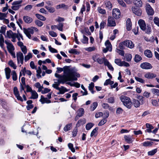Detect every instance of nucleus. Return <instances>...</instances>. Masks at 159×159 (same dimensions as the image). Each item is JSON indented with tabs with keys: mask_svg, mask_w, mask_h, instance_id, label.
<instances>
[{
	"mask_svg": "<svg viewBox=\"0 0 159 159\" xmlns=\"http://www.w3.org/2000/svg\"><path fill=\"white\" fill-rule=\"evenodd\" d=\"M78 116L79 117L82 116L84 113V110L82 108H80L78 111Z\"/></svg>",
	"mask_w": 159,
	"mask_h": 159,
	"instance_id": "32",
	"label": "nucleus"
},
{
	"mask_svg": "<svg viewBox=\"0 0 159 159\" xmlns=\"http://www.w3.org/2000/svg\"><path fill=\"white\" fill-rule=\"evenodd\" d=\"M116 23L113 17L109 16L107 19V26L114 27L116 26Z\"/></svg>",
	"mask_w": 159,
	"mask_h": 159,
	"instance_id": "6",
	"label": "nucleus"
},
{
	"mask_svg": "<svg viewBox=\"0 0 159 159\" xmlns=\"http://www.w3.org/2000/svg\"><path fill=\"white\" fill-rule=\"evenodd\" d=\"M94 87V84L93 83L91 82L89 84V90L91 91L92 93H94V92L93 91V89Z\"/></svg>",
	"mask_w": 159,
	"mask_h": 159,
	"instance_id": "51",
	"label": "nucleus"
},
{
	"mask_svg": "<svg viewBox=\"0 0 159 159\" xmlns=\"http://www.w3.org/2000/svg\"><path fill=\"white\" fill-rule=\"evenodd\" d=\"M153 21L156 25L159 26V18L157 17H155L153 19Z\"/></svg>",
	"mask_w": 159,
	"mask_h": 159,
	"instance_id": "58",
	"label": "nucleus"
},
{
	"mask_svg": "<svg viewBox=\"0 0 159 159\" xmlns=\"http://www.w3.org/2000/svg\"><path fill=\"white\" fill-rule=\"evenodd\" d=\"M32 57V54L31 53H29L25 57V61H26L29 60L30 58H31Z\"/></svg>",
	"mask_w": 159,
	"mask_h": 159,
	"instance_id": "47",
	"label": "nucleus"
},
{
	"mask_svg": "<svg viewBox=\"0 0 159 159\" xmlns=\"http://www.w3.org/2000/svg\"><path fill=\"white\" fill-rule=\"evenodd\" d=\"M142 60L141 57L138 54H136L134 58V61L138 62Z\"/></svg>",
	"mask_w": 159,
	"mask_h": 159,
	"instance_id": "42",
	"label": "nucleus"
},
{
	"mask_svg": "<svg viewBox=\"0 0 159 159\" xmlns=\"http://www.w3.org/2000/svg\"><path fill=\"white\" fill-rule=\"evenodd\" d=\"M22 2V0H19V1H16L13 2L12 4L13 5H20L21 4Z\"/></svg>",
	"mask_w": 159,
	"mask_h": 159,
	"instance_id": "54",
	"label": "nucleus"
},
{
	"mask_svg": "<svg viewBox=\"0 0 159 159\" xmlns=\"http://www.w3.org/2000/svg\"><path fill=\"white\" fill-rule=\"evenodd\" d=\"M123 110L120 107H118L117 108L116 113L117 114H120L122 113Z\"/></svg>",
	"mask_w": 159,
	"mask_h": 159,
	"instance_id": "61",
	"label": "nucleus"
},
{
	"mask_svg": "<svg viewBox=\"0 0 159 159\" xmlns=\"http://www.w3.org/2000/svg\"><path fill=\"white\" fill-rule=\"evenodd\" d=\"M59 91L60 93L63 94L65 93V92L67 91L66 88L63 86H61V88H60V90H58Z\"/></svg>",
	"mask_w": 159,
	"mask_h": 159,
	"instance_id": "46",
	"label": "nucleus"
},
{
	"mask_svg": "<svg viewBox=\"0 0 159 159\" xmlns=\"http://www.w3.org/2000/svg\"><path fill=\"white\" fill-rule=\"evenodd\" d=\"M152 92L154 94L157 96H159V90L156 89H151Z\"/></svg>",
	"mask_w": 159,
	"mask_h": 159,
	"instance_id": "44",
	"label": "nucleus"
},
{
	"mask_svg": "<svg viewBox=\"0 0 159 159\" xmlns=\"http://www.w3.org/2000/svg\"><path fill=\"white\" fill-rule=\"evenodd\" d=\"M132 11L133 12L138 16H140L141 15V11L140 9L135 7H132Z\"/></svg>",
	"mask_w": 159,
	"mask_h": 159,
	"instance_id": "17",
	"label": "nucleus"
},
{
	"mask_svg": "<svg viewBox=\"0 0 159 159\" xmlns=\"http://www.w3.org/2000/svg\"><path fill=\"white\" fill-rule=\"evenodd\" d=\"M106 7L109 10H111L112 6L111 3L109 1H107L105 3Z\"/></svg>",
	"mask_w": 159,
	"mask_h": 159,
	"instance_id": "28",
	"label": "nucleus"
},
{
	"mask_svg": "<svg viewBox=\"0 0 159 159\" xmlns=\"http://www.w3.org/2000/svg\"><path fill=\"white\" fill-rule=\"evenodd\" d=\"M42 104H43L45 103H49L51 102V101L48 99L47 98H44L43 96L41 95V98L39 100Z\"/></svg>",
	"mask_w": 159,
	"mask_h": 159,
	"instance_id": "16",
	"label": "nucleus"
},
{
	"mask_svg": "<svg viewBox=\"0 0 159 159\" xmlns=\"http://www.w3.org/2000/svg\"><path fill=\"white\" fill-rule=\"evenodd\" d=\"M4 42V38L2 35L1 34H0V46L2 48H3V43Z\"/></svg>",
	"mask_w": 159,
	"mask_h": 159,
	"instance_id": "39",
	"label": "nucleus"
},
{
	"mask_svg": "<svg viewBox=\"0 0 159 159\" xmlns=\"http://www.w3.org/2000/svg\"><path fill=\"white\" fill-rule=\"evenodd\" d=\"M94 124L91 123H88L86 124V129L87 130H90L93 126Z\"/></svg>",
	"mask_w": 159,
	"mask_h": 159,
	"instance_id": "48",
	"label": "nucleus"
},
{
	"mask_svg": "<svg viewBox=\"0 0 159 159\" xmlns=\"http://www.w3.org/2000/svg\"><path fill=\"white\" fill-rule=\"evenodd\" d=\"M105 45L108 51L111 52L112 50V45L109 40H107L105 43Z\"/></svg>",
	"mask_w": 159,
	"mask_h": 159,
	"instance_id": "18",
	"label": "nucleus"
},
{
	"mask_svg": "<svg viewBox=\"0 0 159 159\" xmlns=\"http://www.w3.org/2000/svg\"><path fill=\"white\" fill-rule=\"evenodd\" d=\"M133 103L134 105L136 107H139L140 105V102L139 101L136 99L133 100Z\"/></svg>",
	"mask_w": 159,
	"mask_h": 159,
	"instance_id": "27",
	"label": "nucleus"
},
{
	"mask_svg": "<svg viewBox=\"0 0 159 159\" xmlns=\"http://www.w3.org/2000/svg\"><path fill=\"white\" fill-rule=\"evenodd\" d=\"M21 50L24 54H25L27 52V49L25 46H23L21 48Z\"/></svg>",
	"mask_w": 159,
	"mask_h": 159,
	"instance_id": "64",
	"label": "nucleus"
},
{
	"mask_svg": "<svg viewBox=\"0 0 159 159\" xmlns=\"http://www.w3.org/2000/svg\"><path fill=\"white\" fill-rule=\"evenodd\" d=\"M132 58V56L130 54L125 55L124 59L128 61H130Z\"/></svg>",
	"mask_w": 159,
	"mask_h": 159,
	"instance_id": "36",
	"label": "nucleus"
},
{
	"mask_svg": "<svg viewBox=\"0 0 159 159\" xmlns=\"http://www.w3.org/2000/svg\"><path fill=\"white\" fill-rule=\"evenodd\" d=\"M56 8L57 9H58L62 8L67 9L68 8V6L67 5H66L65 4H62L56 6Z\"/></svg>",
	"mask_w": 159,
	"mask_h": 159,
	"instance_id": "40",
	"label": "nucleus"
},
{
	"mask_svg": "<svg viewBox=\"0 0 159 159\" xmlns=\"http://www.w3.org/2000/svg\"><path fill=\"white\" fill-rule=\"evenodd\" d=\"M6 78L7 79H9L10 77V73L11 70L8 67L6 68L5 69Z\"/></svg>",
	"mask_w": 159,
	"mask_h": 159,
	"instance_id": "19",
	"label": "nucleus"
},
{
	"mask_svg": "<svg viewBox=\"0 0 159 159\" xmlns=\"http://www.w3.org/2000/svg\"><path fill=\"white\" fill-rule=\"evenodd\" d=\"M68 146L69 148L71 150V151L72 152H75V148H73V145L72 143H69L68 144Z\"/></svg>",
	"mask_w": 159,
	"mask_h": 159,
	"instance_id": "49",
	"label": "nucleus"
},
{
	"mask_svg": "<svg viewBox=\"0 0 159 159\" xmlns=\"http://www.w3.org/2000/svg\"><path fill=\"white\" fill-rule=\"evenodd\" d=\"M69 52L70 53L75 54H79V52L77 51V50L75 49H71L69 51Z\"/></svg>",
	"mask_w": 159,
	"mask_h": 159,
	"instance_id": "59",
	"label": "nucleus"
},
{
	"mask_svg": "<svg viewBox=\"0 0 159 159\" xmlns=\"http://www.w3.org/2000/svg\"><path fill=\"white\" fill-rule=\"evenodd\" d=\"M114 62L115 64L120 66L129 67L130 66L129 64L128 63L124 61H121V60L119 59H115Z\"/></svg>",
	"mask_w": 159,
	"mask_h": 159,
	"instance_id": "4",
	"label": "nucleus"
},
{
	"mask_svg": "<svg viewBox=\"0 0 159 159\" xmlns=\"http://www.w3.org/2000/svg\"><path fill=\"white\" fill-rule=\"evenodd\" d=\"M66 84L71 86H75L77 88H79L80 86V84L77 82H75L74 84H72L70 82H68L66 83Z\"/></svg>",
	"mask_w": 159,
	"mask_h": 159,
	"instance_id": "30",
	"label": "nucleus"
},
{
	"mask_svg": "<svg viewBox=\"0 0 159 159\" xmlns=\"http://www.w3.org/2000/svg\"><path fill=\"white\" fill-rule=\"evenodd\" d=\"M11 75H12V78L14 81H16L17 80V76L15 70H13L11 72Z\"/></svg>",
	"mask_w": 159,
	"mask_h": 159,
	"instance_id": "35",
	"label": "nucleus"
},
{
	"mask_svg": "<svg viewBox=\"0 0 159 159\" xmlns=\"http://www.w3.org/2000/svg\"><path fill=\"white\" fill-rule=\"evenodd\" d=\"M106 25V20H102L100 24V29H102L104 28Z\"/></svg>",
	"mask_w": 159,
	"mask_h": 159,
	"instance_id": "43",
	"label": "nucleus"
},
{
	"mask_svg": "<svg viewBox=\"0 0 159 159\" xmlns=\"http://www.w3.org/2000/svg\"><path fill=\"white\" fill-rule=\"evenodd\" d=\"M16 57L18 63H19L20 61L21 64H22L24 61V56L23 53L21 52H17L16 53Z\"/></svg>",
	"mask_w": 159,
	"mask_h": 159,
	"instance_id": "9",
	"label": "nucleus"
},
{
	"mask_svg": "<svg viewBox=\"0 0 159 159\" xmlns=\"http://www.w3.org/2000/svg\"><path fill=\"white\" fill-rule=\"evenodd\" d=\"M21 5H13L11 7V8L12 9L15 11H16L18 10L19 8L21 7Z\"/></svg>",
	"mask_w": 159,
	"mask_h": 159,
	"instance_id": "55",
	"label": "nucleus"
},
{
	"mask_svg": "<svg viewBox=\"0 0 159 159\" xmlns=\"http://www.w3.org/2000/svg\"><path fill=\"white\" fill-rule=\"evenodd\" d=\"M6 16V14L0 12V20H3Z\"/></svg>",
	"mask_w": 159,
	"mask_h": 159,
	"instance_id": "62",
	"label": "nucleus"
},
{
	"mask_svg": "<svg viewBox=\"0 0 159 159\" xmlns=\"http://www.w3.org/2000/svg\"><path fill=\"white\" fill-rule=\"evenodd\" d=\"M140 66L142 69H150L152 68V65L149 63L147 62L141 63Z\"/></svg>",
	"mask_w": 159,
	"mask_h": 159,
	"instance_id": "10",
	"label": "nucleus"
},
{
	"mask_svg": "<svg viewBox=\"0 0 159 159\" xmlns=\"http://www.w3.org/2000/svg\"><path fill=\"white\" fill-rule=\"evenodd\" d=\"M31 96L30 98L33 99H36L38 98V95L37 93L35 91H33L31 92Z\"/></svg>",
	"mask_w": 159,
	"mask_h": 159,
	"instance_id": "26",
	"label": "nucleus"
},
{
	"mask_svg": "<svg viewBox=\"0 0 159 159\" xmlns=\"http://www.w3.org/2000/svg\"><path fill=\"white\" fill-rule=\"evenodd\" d=\"M153 142H152L150 141H146L145 142L143 143V146L145 147H149L151 146Z\"/></svg>",
	"mask_w": 159,
	"mask_h": 159,
	"instance_id": "38",
	"label": "nucleus"
},
{
	"mask_svg": "<svg viewBox=\"0 0 159 159\" xmlns=\"http://www.w3.org/2000/svg\"><path fill=\"white\" fill-rule=\"evenodd\" d=\"M23 20L26 23H31L33 20L31 18L27 16H24L23 17Z\"/></svg>",
	"mask_w": 159,
	"mask_h": 159,
	"instance_id": "21",
	"label": "nucleus"
},
{
	"mask_svg": "<svg viewBox=\"0 0 159 159\" xmlns=\"http://www.w3.org/2000/svg\"><path fill=\"white\" fill-rule=\"evenodd\" d=\"M119 4L124 7H126V5L122 0H117Z\"/></svg>",
	"mask_w": 159,
	"mask_h": 159,
	"instance_id": "60",
	"label": "nucleus"
},
{
	"mask_svg": "<svg viewBox=\"0 0 159 159\" xmlns=\"http://www.w3.org/2000/svg\"><path fill=\"white\" fill-rule=\"evenodd\" d=\"M14 93L17 99L21 102L23 101V99L20 96L19 92L17 88L16 87H14L13 88Z\"/></svg>",
	"mask_w": 159,
	"mask_h": 159,
	"instance_id": "12",
	"label": "nucleus"
},
{
	"mask_svg": "<svg viewBox=\"0 0 159 159\" xmlns=\"http://www.w3.org/2000/svg\"><path fill=\"white\" fill-rule=\"evenodd\" d=\"M135 79L137 81L140 83H145L144 80L141 78H139V77H135Z\"/></svg>",
	"mask_w": 159,
	"mask_h": 159,
	"instance_id": "57",
	"label": "nucleus"
},
{
	"mask_svg": "<svg viewBox=\"0 0 159 159\" xmlns=\"http://www.w3.org/2000/svg\"><path fill=\"white\" fill-rule=\"evenodd\" d=\"M64 75H63L57 73L55 74V76L59 79L58 80V82H54L58 87L60 83L64 84L65 82L68 81H76L77 80V77L80 76L79 73L69 69L67 67L64 68Z\"/></svg>",
	"mask_w": 159,
	"mask_h": 159,
	"instance_id": "1",
	"label": "nucleus"
},
{
	"mask_svg": "<svg viewBox=\"0 0 159 159\" xmlns=\"http://www.w3.org/2000/svg\"><path fill=\"white\" fill-rule=\"evenodd\" d=\"M114 83L113 81H111L110 79H108L104 83V85H107L108 84H110V85H111L113 84Z\"/></svg>",
	"mask_w": 159,
	"mask_h": 159,
	"instance_id": "33",
	"label": "nucleus"
},
{
	"mask_svg": "<svg viewBox=\"0 0 159 159\" xmlns=\"http://www.w3.org/2000/svg\"><path fill=\"white\" fill-rule=\"evenodd\" d=\"M89 39L84 35H83V38L81 40V42L84 44L88 43Z\"/></svg>",
	"mask_w": 159,
	"mask_h": 159,
	"instance_id": "41",
	"label": "nucleus"
},
{
	"mask_svg": "<svg viewBox=\"0 0 159 159\" xmlns=\"http://www.w3.org/2000/svg\"><path fill=\"white\" fill-rule=\"evenodd\" d=\"M9 65L12 67L14 69H16V68L17 66L16 64H14V62L11 60L8 62Z\"/></svg>",
	"mask_w": 159,
	"mask_h": 159,
	"instance_id": "37",
	"label": "nucleus"
},
{
	"mask_svg": "<svg viewBox=\"0 0 159 159\" xmlns=\"http://www.w3.org/2000/svg\"><path fill=\"white\" fill-rule=\"evenodd\" d=\"M98 106V103L97 102H94L90 107V109L92 111H94Z\"/></svg>",
	"mask_w": 159,
	"mask_h": 159,
	"instance_id": "45",
	"label": "nucleus"
},
{
	"mask_svg": "<svg viewBox=\"0 0 159 159\" xmlns=\"http://www.w3.org/2000/svg\"><path fill=\"white\" fill-rule=\"evenodd\" d=\"M112 14L113 17L116 19H119L120 16V10L117 8L113 9Z\"/></svg>",
	"mask_w": 159,
	"mask_h": 159,
	"instance_id": "8",
	"label": "nucleus"
},
{
	"mask_svg": "<svg viewBox=\"0 0 159 159\" xmlns=\"http://www.w3.org/2000/svg\"><path fill=\"white\" fill-rule=\"evenodd\" d=\"M85 123V120L84 119H80L79 120L76 126H79L81 125H83Z\"/></svg>",
	"mask_w": 159,
	"mask_h": 159,
	"instance_id": "50",
	"label": "nucleus"
},
{
	"mask_svg": "<svg viewBox=\"0 0 159 159\" xmlns=\"http://www.w3.org/2000/svg\"><path fill=\"white\" fill-rule=\"evenodd\" d=\"M125 46L130 48H132L134 47V44L130 40H126L124 41Z\"/></svg>",
	"mask_w": 159,
	"mask_h": 159,
	"instance_id": "14",
	"label": "nucleus"
},
{
	"mask_svg": "<svg viewBox=\"0 0 159 159\" xmlns=\"http://www.w3.org/2000/svg\"><path fill=\"white\" fill-rule=\"evenodd\" d=\"M24 32L26 36L30 39L31 38L30 34H33L34 33V29L32 27L28 29H24Z\"/></svg>",
	"mask_w": 159,
	"mask_h": 159,
	"instance_id": "7",
	"label": "nucleus"
},
{
	"mask_svg": "<svg viewBox=\"0 0 159 159\" xmlns=\"http://www.w3.org/2000/svg\"><path fill=\"white\" fill-rule=\"evenodd\" d=\"M146 9L147 13L149 15H152L154 13L153 9L150 5L147 3L146 5Z\"/></svg>",
	"mask_w": 159,
	"mask_h": 159,
	"instance_id": "11",
	"label": "nucleus"
},
{
	"mask_svg": "<svg viewBox=\"0 0 159 159\" xmlns=\"http://www.w3.org/2000/svg\"><path fill=\"white\" fill-rule=\"evenodd\" d=\"M124 138L125 141L128 143H132V137L129 136L125 135Z\"/></svg>",
	"mask_w": 159,
	"mask_h": 159,
	"instance_id": "25",
	"label": "nucleus"
},
{
	"mask_svg": "<svg viewBox=\"0 0 159 159\" xmlns=\"http://www.w3.org/2000/svg\"><path fill=\"white\" fill-rule=\"evenodd\" d=\"M72 127V124L70 123L66 125L64 128V130L65 131H67L70 130L71 129V127Z\"/></svg>",
	"mask_w": 159,
	"mask_h": 159,
	"instance_id": "34",
	"label": "nucleus"
},
{
	"mask_svg": "<svg viewBox=\"0 0 159 159\" xmlns=\"http://www.w3.org/2000/svg\"><path fill=\"white\" fill-rule=\"evenodd\" d=\"M92 58L93 61L97 62L100 64H102L103 63L104 57H101L98 54H96L94 55L93 56Z\"/></svg>",
	"mask_w": 159,
	"mask_h": 159,
	"instance_id": "5",
	"label": "nucleus"
},
{
	"mask_svg": "<svg viewBox=\"0 0 159 159\" xmlns=\"http://www.w3.org/2000/svg\"><path fill=\"white\" fill-rule=\"evenodd\" d=\"M98 129V128H95L93 130L90 134V136L91 137H93V136H96V134Z\"/></svg>",
	"mask_w": 159,
	"mask_h": 159,
	"instance_id": "52",
	"label": "nucleus"
},
{
	"mask_svg": "<svg viewBox=\"0 0 159 159\" xmlns=\"http://www.w3.org/2000/svg\"><path fill=\"white\" fill-rule=\"evenodd\" d=\"M35 24L39 27L42 26L43 25V23L42 21L39 20H36L35 21Z\"/></svg>",
	"mask_w": 159,
	"mask_h": 159,
	"instance_id": "56",
	"label": "nucleus"
},
{
	"mask_svg": "<svg viewBox=\"0 0 159 159\" xmlns=\"http://www.w3.org/2000/svg\"><path fill=\"white\" fill-rule=\"evenodd\" d=\"M98 12L102 15L106 14V12L105 10L102 8L101 7H98L97 8Z\"/></svg>",
	"mask_w": 159,
	"mask_h": 159,
	"instance_id": "29",
	"label": "nucleus"
},
{
	"mask_svg": "<svg viewBox=\"0 0 159 159\" xmlns=\"http://www.w3.org/2000/svg\"><path fill=\"white\" fill-rule=\"evenodd\" d=\"M5 43L7 45V48L9 52L13 51L14 48L12 44L7 41H5Z\"/></svg>",
	"mask_w": 159,
	"mask_h": 159,
	"instance_id": "13",
	"label": "nucleus"
},
{
	"mask_svg": "<svg viewBox=\"0 0 159 159\" xmlns=\"http://www.w3.org/2000/svg\"><path fill=\"white\" fill-rule=\"evenodd\" d=\"M138 24L140 29L145 32L147 34H150L151 32V27L149 26H146L144 21L143 20L140 19L138 21Z\"/></svg>",
	"mask_w": 159,
	"mask_h": 159,
	"instance_id": "2",
	"label": "nucleus"
},
{
	"mask_svg": "<svg viewBox=\"0 0 159 159\" xmlns=\"http://www.w3.org/2000/svg\"><path fill=\"white\" fill-rule=\"evenodd\" d=\"M120 99L125 106L128 108H130L131 107L132 103L129 98L125 96L122 95L121 96Z\"/></svg>",
	"mask_w": 159,
	"mask_h": 159,
	"instance_id": "3",
	"label": "nucleus"
},
{
	"mask_svg": "<svg viewBox=\"0 0 159 159\" xmlns=\"http://www.w3.org/2000/svg\"><path fill=\"white\" fill-rule=\"evenodd\" d=\"M157 151V149H155L148 152V155L152 156L154 155Z\"/></svg>",
	"mask_w": 159,
	"mask_h": 159,
	"instance_id": "53",
	"label": "nucleus"
},
{
	"mask_svg": "<svg viewBox=\"0 0 159 159\" xmlns=\"http://www.w3.org/2000/svg\"><path fill=\"white\" fill-rule=\"evenodd\" d=\"M144 54L148 58H151L152 56V52L149 50H146L144 51Z\"/></svg>",
	"mask_w": 159,
	"mask_h": 159,
	"instance_id": "22",
	"label": "nucleus"
},
{
	"mask_svg": "<svg viewBox=\"0 0 159 159\" xmlns=\"http://www.w3.org/2000/svg\"><path fill=\"white\" fill-rule=\"evenodd\" d=\"M16 34V33H14L12 31L10 30L7 32L6 35L7 37L11 39L15 36Z\"/></svg>",
	"mask_w": 159,
	"mask_h": 159,
	"instance_id": "20",
	"label": "nucleus"
},
{
	"mask_svg": "<svg viewBox=\"0 0 159 159\" xmlns=\"http://www.w3.org/2000/svg\"><path fill=\"white\" fill-rule=\"evenodd\" d=\"M156 76V74L150 72L146 73L144 75V77L148 79H152L155 78Z\"/></svg>",
	"mask_w": 159,
	"mask_h": 159,
	"instance_id": "15",
	"label": "nucleus"
},
{
	"mask_svg": "<svg viewBox=\"0 0 159 159\" xmlns=\"http://www.w3.org/2000/svg\"><path fill=\"white\" fill-rule=\"evenodd\" d=\"M35 16L37 18L42 21H45L46 20V18L44 16L39 14H36Z\"/></svg>",
	"mask_w": 159,
	"mask_h": 159,
	"instance_id": "31",
	"label": "nucleus"
},
{
	"mask_svg": "<svg viewBox=\"0 0 159 159\" xmlns=\"http://www.w3.org/2000/svg\"><path fill=\"white\" fill-rule=\"evenodd\" d=\"M133 2L138 7H141L142 5V2L141 0H133Z\"/></svg>",
	"mask_w": 159,
	"mask_h": 159,
	"instance_id": "24",
	"label": "nucleus"
},
{
	"mask_svg": "<svg viewBox=\"0 0 159 159\" xmlns=\"http://www.w3.org/2000/svg\"><path fill=\"white\" fill-rule=\"evenodd\" d=\"M131 23L130 19L128 18L126 21V27L128 30H130L131 29Z\"/></svg>",
	"mask_w": 159,
	"mask_h": 159,
	"instance_id": "23",
	"label": "nucleus"
},
{
	"mask_svg": "<svg viewBox=\"0 0 159 159\" xmlns=\"http://www.w3.org/2000/svg\"><path fill=\"white\" fill-rule=\"evenodd\" d=\"M51 90L48 88H45L43 90L41 91V93L42 94H45L48 93L50 92Z\"/></svg>",
	"mask_w": 159,
	"mask_h": 159,
	"instance_id": "63",
	"label": "nucleus"
}]
</instances>
